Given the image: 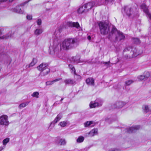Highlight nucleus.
<instances>
[{
  "label": "nucleus",
  "instance_id": "1",
  "mask_svg": "<svg viewBox=\"0 0 151 151\" xmlns=\"http://www.w3.org/2000/svg\"><path fill=\"white\" fill-rule=\"evenodd\" d=\"M142 53V51L139 52L135 48L126 47L124 50L123 57L126 59H130L137 56Z\"/></svg>",
  "mask_w": 151,
  "mask_h": 151
},
{
  "label": "nucleus",
  "instance_id": "2",
  "mask_svg": "<svg viewBox=\"0 0 151 151\" xmlns=\"http://www.w3.org/2000/svg\"><path fill=\"white\" fill-rule=\"evenodd\" d=\"M76 40L74 38H68L65 39L61 44V48L64 50H68L74 47Z\"/></svg>",
  "mask_w": 151,
  "mask_h": 151
},
{
  "label": "nucleus",
  "instance_id": "3",
  "mask_svg": "<svg viewBox=\"0 0 151 151\" xmlns=\"http://www.w3.org/2000/svg\"><path fill=\"white\" fill-rule=\"evenodd\" d=\"M100 32L103 35H105L108 33L109 31V25L104 22H100L99 24Z\"/></svg>",
  "mask_w": 151,
  "mask_h": 151
},
{
  "label": "nucleus",
  "instance_id": "4",
  "mask_svg": "<svg viewBox=\"0 0 151 151\" xmlns=\"http://www.w3.org/2000/svg\"><path fill=\"white\" fill-rule=\"evenodd\" d=\"M102 103V101L101 100L98 99H96L94 102H91L89 105L91 108H95L101 106Z\"/></svg>",
  "mask_w": 151,
  "mask_h": 151
},
{
  "label": "nucleus",
  "instance_id": "5",
  "mask_svg": "<svg viewBox=\"0 0 151 151\" xmlns=\"http://www.w3.org/2000/svg\"><path fill=\"white\" fill-rule=\"evenodd\" d=\"M0 124L6 125H8L9 124L8 116L6 115H4L0 117Z\"/></svg>",
  "mask_w": 151,
  "mask_h": 151
},
{
  "label": "nucleus",
  "instance_id": "6",
  "mask_svg": "<svg viewBox=\"0 0 151 151\" xmlns=\"http://www.w3.org/2000/svg\"><path fill=\"white\" fill-rule=\"evenodd\" d=\"M126 104L125 102L122 101H116L112 106V108H121Z\"/></svg>",
  "mask_w": 151,
  "mask_h": 151
},
{
  "label": "nucleus",
  "instance_id": "7",
  "mask_svg": "<svg viewBox=\"0 0 151 151\" xmlns=\"http://www.w3.org/2000/svg\"><path fill=\"white\" fill-rule=\"evenodd\" d=\"M141 7L143 9L144 12L146 14L147 17L151 21V14L149 13L148 7L145 4H143L141 6Z\"/></svg>",
  "mask_w": 151,
  "mask_h": 151
},
{
  "label": "nucleus",
  "instance_id": "8",
  "mask_svg": "<svg viewBox=\"0 0 151 151\" xmlns=\"http://www.w3.org/2000/svg\"><path fill=\"white\" fill-rule=\"evenodd\" d=\"M95 3L93 2H90L84 4V7L86 9V12H88L91 9L92 7L94 5Z\"/></svg>",
  "mask_w": 151,
  "mask_h": 151
},
{
  "label": "nucleus",
  "instance_id": "9",
  "mask_svg": "<svg viewBox=\"0 0 151 151\" xmlns=\"http://www.w3.org/2000/svg\"><path fill=\"white\" fill-rule=\"evenodd\" d=\"M55 141L56 143L60 145H64L66 143V142L65 139H61L60 137H59L56 138Z\"/></svg>",
  "mask_w": 151,
  "mask_h": 151
},
{
  "label": "nucleus",
  "instance_id": "10",
  "mask_svg": "<svg viewBox=\"0 0 151 151\" xmlns=\"http://www.w3.org/2000/svg\"><path fill=\"white\" fill-rule=\"evenodd\" d=\"M140 128L139 125H137L133 127H132L127 129V131L129 133H134L139 129Z\"/></svg>",
  "mask_w": 151,
  "mask_h": 151
},
{
  "label": "nucleus",
  "instance_id": "11",
  "mask_svg": "<svg viewBox=\"0 0 151 151\" xmlns=\"http://www.w3.org/2000/svg\"><path fill=\"white\" fill-rule=\"evenodd\" d=\"M124 9L125 13L129 17L133 13L131 8L129 6H124Z\"/></svg>",
  "mask_w": 151,
  "mask_h": 151
},
{
  "label": "nucleus",
  "instance_id": "12",
  "mask_svg": "<svg viewBox=\"0 0 151 151\" xmlns=\"http://www.w3.org/2000/svg\"><path fill=\"white\" fill-rule=\"evenodd\" d=\"M117 35L116 37V39L117 41L123 40L125 38V36L123 33L120 31H117Z\"/></svg>",
  "mask_w": 151,
  "mask_h": 151
},
{
  "label": "nucleus",
  "instance_id": "13",
  "mask_svg": "<svg viewBox=\"0 0 151 151\" xmlns=\"http://www.w3.org/2000/svg\"><path fill=\"white\" fill-rule=\"evenodd\" d=\"M47 63H42L37 67V68L39 71L41 72L42 71H44L45 68H47Z\"/></svg>",
  "mask_w": 151,
  "mask_h": 151
},
{
  "label": "nucleus",
  "instance_id": "14",
  "mask_svg": "<svg viewBox=\"0 0 151 151\" xmlns=\"http://www.w3.org/2000/svg\"><path fill=\"white\" fill-rule=\"evenodd\" d=\"M67 25L71 27H75L76 28L80 27V25L78 22H68L67 23Z\"/></svg>",
  "mask_w": 151,
  "mask_h": 151
},
{
  "label": "nucleus",
  "instance_id": "15",
  "mask_svg": "<svg viewBox=\"0 0 151 151\" xmlns=\"http://www.w3.org/2000/svg\"><path fill=\"white\" fill-rule=\"evenodd\" d=\"M53 49L54 52L56 54L60 51L61 49H63V48H61V45H59L57 44L54 45Z\"/></svg>",
  "mask_w": 151,
  "mask_h": 151
},
{
  "label": "nucleus",
  "instance_id": "16",
  "mask_svg": "<svg viewBox=\"0 0 151 151\" xmlns=\"http://www.w3.org/2000/svg\"><path fill=\"white\" fill-rule=\"evenodd\" d=\"M13 33L12 31L9 32L8 33L3 36L1 37V39H7L11 38L13 36Z\"/></svg>",
  "mask_w": 151,
  "mask_h": 151
},
{
  "label": "nucleus",
  "instance_id": "17",
  "mask_svg": "<svg viewBox=\"0 0 151 151\" xmlns=\"http://www.w3.org/2000/svg\"><path fill=\"white\" fill-rule=\"evenodd\" d=\"M62 115L61 114H59L57 115L55 119L50 124V125L52 124H55L59 121L62 118Z\"/></svg>",
  "mask_w": 151,
  "mask_h": 151
},
{
  "label": "nucleus",
  "instance_id": "18",
  "mask_svg": "<svg viewBox=\"0 0 151 151\" xmlns=\"http://www.w3.org/2000/svg\"><path fill=\"white\" fill-rule=\"evenodd\" d=\"M4 50L1 47H0V60H1L6 57V55L4 52Z\"/></svg>",
  "mask_w": 151,
  "mask_h": 151
},
{
  "label": "nucleus",
  "instance_id": "19",
  "mask_svg": "<svg viewBox=\"0 0 151 151\" xmlns=\"http://www.w3.org/2000/svg\"><path fill=\"white\" fill-rule=\"evenodd\" d=\"M64 82L66 85L68 84L73 85L75 84L76 83L75 81L70 79H65L64 80Z\"/></svg>",
  "mask_w": 151,
  "mask_h": 151
},
{
  "label": "nucleus",
  "instance_id": "20",
  "mask_svg": "<svg viewBox=\"0 0 151 151\" xmlns=\"http://www.w3.org/2000/svg\"><path fill=\"white\" fill-rule=\"evenodd\" d=\"M50 70L49 68H45L44 71H42L40 73V75H41V76H45L48 74L50 72Z\"/></svg>",
  "mask_w": 151,
  "mask_h": 151
},
{
  "label": "nucleus",
  "instance_id": "21",
  "mask_svg": "<svg viewBox=\"0 0 151 151\" xmlns=\"http://www.w3.org/2000/svg\"><path fill=\"white\" fill-rule=\"evenodd\" d=\"M86 83L89 85L94 86V80L92 78H88L86 80Z\"/></svg>",
  "mask_w": 151,
  "mask_h": 151
},
{
  "label": "nucleus",
  "instance_id": "22",
  "mask_svg": "<svg viewBox=\"0 0 151 151\" xmlns=\"http://www.w3.org/2000/svg\"><path fill=\"white\" fill-rule=\"evenodd\" d=\"M98 129H94L91 130L89 133L90 137H93L97 134Z\"/></svg>",
  "mask_w": 151,
  "mask_h": 151
},
{
  "label": "nucleus",
  "instance_id": "23",
  "mask_svg": "<svg viewBox=\"0 0 151 151\" xmlns=\"http://www.w3.org/2000/svg\"><path fill=\"white\" fill-rule=\"evenodd\" d=\"M43 31V30L42 28L37 29L34 32L35 34L38 36L41 34Z\"/></svg>",
  "mask_w": 151,
  "mask_h": 151
},
{
  "label": "nucleus",
  "instance_id": "24",
  "mask_svg": "<svg viewBox=\"0 0 151 151\" xmlns=\"http://www.w3.org/2000/svg\"><path fill=\"white\" fill-rule=\"evenodd\" d=\"M37 62V60L35 58H33L32 62L30 63V64L27 65L26 67L28 68H29L30 67H32L34 66Z\"/></svg>",
  "mask_w": 151,
  "mask_h": 151
},
{
  "label": "nucleus",
  "instance_id": "25",
  "mask_svg": "<svg viewBox=\"0 0 151 151\" xmlns=\"http://www.w3.org/2000/svg\"><path fill=\"white\" fill-rule=\"evenodd\" d=\"M143 111L144 113H146L151 111L148 105H144L142 107Z\"/></svg>",
  "mask_w": 151,
  "mask_h": 151
},
{
  "label": "nucleus",
  "instance_id": "26",
  "mask_svg": "<svg viewBox=\"0 0 151 151\" xmlns=\"http://www.w3.org/2000/svg\"><path fill=\"white\" fill-rule=\"evenodd\" d=\"M86 9L84 7V5L80 7L78 10V12L79 14H82L83 13H86Z\"/></svg>",
  "mask_w": 151,
  "mask_h": 151
},
{
  "label": "nucleus",
  "instance_id": "27",
  "mask_svg": "<svg viewBox=\"0 0 151 151\" xmlns=\"http://www.w3.org/2000/svg\"><path fill=\"white\" fill-rule=\"evenodd\" d=\"M80 58L78 56H76L73 57L72 58L73 60L75 63H78L80 62Z\"/></svg>",
  "mask_w": 151,
  "mask_h": 151
},
{
  "label": "nucleus",
  "instance_id": "28",
  "mask_svg": "<svg viewBox=\"0 0 151 151\" xmlns=\"http://www.w3.org/2000/svg\"><path fill=\"white\" fill-rule=\"evenodd\" d=\"M143 74L145 80H147L150 76V73L148 71H145Z\"/></svg>",
  "mask_w": 151,
  "mask_h": 151
},
{
  "label": "nucleus",
  "instance_id": "29",
  "mask_svg": "<svg viewBox=\"0 0 151 151\" xmlns=\"http://www.w3.org/2000/svg\"><path fill=\"white\" fill-rule=\"evenodd\" d=\"M84 140V138L83 137L80 136L77 139V142L78 143L82 142H83Z\"/></svg>",
  "mask_w": 151,
  "mask_h": 151
},
{
  "label": "nucleus",
  "instance_id": "30",
  "mask_svg": "<svg viewBox=\"0 0 151 151\" xmlns=\"http://www.w3.org/2000/svg\"><path fill=\"white\" fill-rule=\"evenodd\" d=\"M134 82V81L131 80H128L125 81V85L127 86H129Z\"/></svg>",
  "mask_w": 151,
  "mask_h": 151
},
{
  "label": "nucleus",
  "instance_id": "31",
  "mask_svg": "<svg viewBox=\"0 0 151 151\" xmlns=\"http://www.w3.org/2000/svg\"><path fill=\"white\" fill-rule=\"evenodd\" d=\"M29 103V102H27L25 103H22L19 105V108L24 107L28 105Z\"/></svg>",
  "mask_w": 151,
  "mask_h": 151
},
{
  "label": "nucleus",
  "instance_id": "32",
  "mask_svg": "<svg viewBox=\"0 0 151 151\" xmlns=\"http://www.w3.org/2000/svg\"><path fill=\"white\" fill-rule=\"evenodd\" d=\"M39 93L38 92H35L31 95L32 97L38 98L39 97Z\"/></svg>",
  "mask_w": 151,
  "mask_h": 151
},
{
  "label": "nucleus",
  "instance_id": "33",
  "mask_svg": "<svg viewBox=\"0 0 151 151\" xmlns=\"http://www.w3.org/2000/svg\"><path fill=\"white\" fill-rule=\"evenodd\" d=\"M93 123V122L92 121L90 122L87 121L84 124V126L85 127H87L92 124Z\"/></svg>",
  "mask_w": 151,
  "mask_h": 151
},
{
  "label": "nucleus",
  "instance_id": "34",
  "mask_svg": "<svg viewBox=\"0 0 151 151\" xmlns=\"http://www.w3.org/2000/svg\"><path fill=\"white\" fill-rule=\"evenodd\" d=\"M133 42L136 44H139L140 42L139 40L137 38H133Z\"/></svg>",
  "mask_w": 151,
  "mask_h": 151
},
{
  "label": "nucleus",
  "instance_id": "35",
  "mask_svg": "<svg viewBox=\"0 0 151 151\" xmlns=\"http://www.w3.org/2000/svg\"><path fill=\"white\" fill-rule=\"evenodd\" d=\"M137 78L139 80L142 81L144 79L145 80V78L144 77V75H139L137 77Z\"/></svg>",
  "mask_w": 151,
  "mask_h": 151
},
{
  "label": "nucleus",
  "instance_id": "36",
  "mask_svg": "<svg viewBox=\"0 0 151 151\" xmlns=\"http://www.w3.org/2000/svg\"><path fill=\"white\" fill-rule=\"evenodd\" d=\"M9 138H6L4 139L3 141V143L4 145H6L9 141Z\"/></svg>",
  "mask_w": 151,
  "mask_h": 151
},
{
  "label": "nucleus",
  "instance_id": "37",
  "mask_svg": "<svg viewBox=\"0 0 151 151\" xmlns=\"http://www.w3.org/2000/svg\"><path fill=\"white\" fill-rule=\"evenodd\" d=\"M59 124L62 127H64L66 125L67 123L66 122L64 121L62 122L59 123Z\"/></svg>",
  "mask_w": 151,
  "mask_h": 151
},
{
  "label": "nucleus",
  "instance_id": "38",
  "mask_svg": "<svg viewBox=\"0 0 151 151\" xmlns=\"http://www.w3.org/2000/svg\"><path fill=\"white\" fill-rule=\"evenodd\" d=\"M69 67L72 72H73L74 73H75L76 70L75 68L72 65L69 64Z\"/></svg>",
  "mask_w": 151,
  "mask_h": 151
},
{
  "label": "nucleus",
  "instance_id": "39",
  "mask_svg": "<svg viewBox=\"0 0 151 151\" xmlns=\"http://www.w3.org/2000/svg\"><path fill=\"white\" fill-rule=\"evenodd\" d=\"M54 83L52 81H48L46 82V86L50 85L53 84Z\"/></svg>",
  "mask_w": 151,
  "mask_h": 151
},
{
  "label": "nucleus",
  "instance_id": "40",
  "mask_svg": "<svg viewBox=\"0 0 151 151\" xmlns=\"http://www.w3.org/2000/svg\"><path fill=\"white\" fill-rule=\"evenodd\" d=\"M110 63V62L108 61L107 62H104L103 63V64H104L105 65H106L107 66V67H109L111 66L109 64Z\"/></svg>",
  "mask_w": 151,
  "mask_h": 151
},
{
  "label": "nucleus",
  "instance_id": "41",
  "mask_svg": "<svg viewBox=\"0 0 151 151\" xmlns=\"http://www.w3.org/2000/svg\"><path fill=\"white\" fill-rule=\"evenodd\" d=\"M37 24L39 25H40L42 24V20L40 19H38L37 21Z\"/></svg>",
  "mask_w": 151,
  "mask_h": 151
},
{
  "label": "nucleus",
  "instance_id": "42",
  "mask_svg": "<svg viewBox=\"0 0 151 151\" xmlns=\"http://www.w3.org/2000/svg\"><path fill=\"white\" fill-rule=\"evenodd\" d=\"M114 0H104L105 4H107L108 3H110L112 2Z\"/></svg>",
  "mask_w": 151,
  "mask_h": 151
},
{
  "label": "nucleus",
  "instance_id": "43",
  "mask_svg": "<svg viewBox=\"0 0 151 151\" xmlns=\"http://www.w3.org/2000/svg\"><path fill=\"white\" fill-rule=\"evenodd\" d=\"M116 29L114 27H113L111 31V33L112 34H113L116 31Z\"/></svg>",
  "mask_w": 151,
  "mask_h": 151
},
{
  "label": "nucleus",
  "instance_id": "44",
  "mask_svg": "<svg viewBox=\"0 0 151 151\" xmlns=\"http://www.w3.org/2000/svg\"><path fill=\"white\" fill-rule=\"evenodd\" d=\"M32 15H28L27 16V19L30 20L32 19Z\"/></svg>",
  "mask_w": 151,
  "mask_h": 151
},
{
  "label": "nucleus",
  "instance_id": "45",
  "mask_svg": "<svg viewBox=\"0 0 151 151\" xmlns=\"http://www.w3.org/2000/svg\"><path fill=\"white\" fill-rule=\"evenodd\" d=\"M119 150L116 148H111L109 149V151H119Z\"/></svg>",
  "mask_w": 151,
  "mask_h": 151
},
{
  "label": "nucleus",
  "instance_id": "46",
  "mask_svg": "<svg viewBox=\"0 0 151 151\" xmlns=\"http://www.w3.org/2000/svg\"><path fill=\"white\" fill-rule=\"evenodd\" d=\"M62 79V78H59L56 79H55V80L52 81V82H53V83H54V82H55L58 81H59V80H61Z\"/></svg>",
  "mask_w": 151,
  "mask_h": 151
},
{
  "label": "nucleus",
  "instance_id": "47",
  "mask_svg": "<svg viewBox=\"0 0 151 151\" xmlns=\"http://www.w3.org/2000/svg\"><path fill=\"white\" fill-rule=\"evenodd\" d=\"M91 36H88V37H87L88 39V40H91Z\"/></svg>",
  "mask_w": 151,
  "mask_h": 151
},
{
  "label": "nucleus",
  "instance_id": "48",
  "mask_svg": "<svg viewBox=\"0 0 151 151\" xmlns=\"http://www.w3.org/2000/svg\"><path fill=\"white\" fill-rule=\"evenodd\" d=\"M4 149V147H0V151H1L2 150Z\"/></svg>",
  "mask_w": 151,
  "mask_h": 151
},
{
  "label": "nucleus",
  "instance_id": "49",
  "mask_svg": "<svg viewBox=\"0 0 151 151\" xmlns=\"http://www.w3.org/2000/svg\"><path fill=\"white\" fill-rule=\"evenodd\" d=\"M2 68V66L1 65H0V71H1Z\"/></svg>",
  "mask_w": 151,
  "mask_h": 151
},
{
  "label": "nucleus",
  "instance_id": "50",
  "mask_svg": "<svg viewBox=\"0 0 151 151\" xmlns=\"http://www.w3.org/2000/svg\"><path fill=\"white\" fill-rule=\"evenodd\" d=\"M60 104V103H58V101H56V102H55L54 104Z\"/></svg>",
  "mask_w": 151,
  "mask_h": 151
},
{
  "label": "nucleus",
  "instance_id": "51",
  "mask_svg": "<svg viewBox=\"0 0 151 151\" xmlns=\"http://www.w3.org/2000/svg\"><path fill=\"white\" fill-rule=\"evenodd\" d=\"M63 98H62L60 100V101L61 102V103H62V102H61V101H63Z\"/></svg>",
  "mask_w": 151,
  "mask_h": 151
},
{
  "label": "nucleus",
  "instance_id": "52",
  "mask_svg": "<svg viewBox=\"0 0 151 151\" xmlns=\"http://www.w3.org/2000/svg\"><path fill=\"white\" fill-rule=\"evenodd\" d=\"M14 0H9V2H12Z\"/></svg>",
  "mask_w": 151,
  "mask_h": 151
},
{
  "label": "nucleus",
  "instance_id": "53",
  "mask_svg": "<svg viewBox=\"0 0 151 151\" xmlns=\"http://www.w3.org/2000/svg\"><path fill=\"white\" fill-rule=\"evenodd\" d=\"M1 29H0V35L1 34Z\"/></svg>",
  "mask_w": 151,
  "mask_h": 151
}]
</instances>
